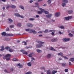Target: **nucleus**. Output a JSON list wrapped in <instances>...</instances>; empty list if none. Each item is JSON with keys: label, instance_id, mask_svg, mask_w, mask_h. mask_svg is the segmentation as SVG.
I'll list each match as a JSON object with an SVG mask.
<instances>
[{"label": "nucleus", "instance_id": "1", "mask_svg": "<svg viewBox=\"0 0 74 74\" xmlns=\"http://www.w3.org/2000/svg\"><path fill=\"white\" fill-rule=\"evenodd\" d=\"M25 31H26V32H28V31H29V32L30 33H33L34 34H37V32H36L35 30H33L32 29H25Z\"/></svg>", "mask_w": 74, "mask_h": 74}, {"label": "nucleus", "instance_id": "2", "mask_svg": "<svg viewBox=\"0 0 74 74\" xmlns=\"http://www.w3.org/2000/svg\"><path fill=\"white\" fill-rule=\"evenodd\" d=\"M1 35L2 36H14V35L12 34H6V33L5 32H3L1 33Z\"/></svg>", "mask_w": 74, "mask_h": 74}, {"label": "nucleus", "instance_id": "3", "mask_svg": "<svg viewBox=\"0 0 74 74\" xmlns=\"http://www.w3.org/2000/svg\"><path fill=\"white\" fill-rule=\"evenodd\" d=\"M39 10H40L41 12H45V13L46 14H49V12L47 11H46L44 9H42L41 8H39Z\"/></svg>", "mask_w": 74, "mask_h": 74}, {"label": "nucleus", "instance_id": "4", "mask_svg": "<svg viewBox=\"0 0 74 74\" xmlns=\"http://www.w3.org/2000/svg\"><path fill=\"white\" fill-rule=\"evenodd\" d=\"M11 56V55L10 54H7L5 56V57L6 58V59L7 60H9L10 59V57Z\"/></svg>", "mask_w": 74, "mask_h": 74}, {"label": "nucleus", "instance_id": "5", "mask_svg": "<svg viewBox=\"0 0 74 74\" xmlns=\"http://www.w3.org/2000/svg\"><path fill=\"white\" fill-rule=\"evenodd\" d=\"M55 32V30H50V31H48V30L47 29H45L44 31V33H47L48 32Z\"/></svg>", "mask_w": 74, "mask_h": 74}, {"label": "nucleus", "instance_id": "6", "mask_svg": "<svg viewBox=\"0 0 74 74\" xmlns=\"http://www.w3.org/2000/svg\"><path fill=\"white\" fill-rule=\"evenodd\" d=\"M70 40L71 39L70 38H65L63 39V41L64 42H67V41H70Z\"/></svg>", "mask_w": 74, "mask_h": 74}, {"label": "nucleus", "instance_id": "7", "mask_svg": "<svg viewBox=\"0 0 74 74\" xmlns=\"http://www.w3.org/2000/svg\"><path fill=\"white\" fill-rule=\"evenodd\" d=\"M15 15L16 16L19 17L20 18H23V17L22 16H21L19 13H16L15 14Z\"/></svg>", "mask_w": 74, "mask_h": 74}, {"label": "nucleus", "instance_id": "8", "mask_svg": "<svg viewBox=\"0 0 74 74\" xmlns=\"http://www.w3.org/2000/svg\"><path fill=\"white\" fill-rule=\"evenodd\" d=\"M60 15V12L56 13L55 14V16L56 17H58Z\"/></svg>", "mask_w": 74, "mask_h": 74}, {"label": "nucleus", "instance_id": "9", "mask_svg": "<svg viewBox=\"0 0 74 74\" xmlns=\"http://www.w3.org/2000/svg\"><path fill=\"white\" fill-rule=\"evenodd\" d=\"M42 45L40 44H37L36 45V48H40V47H42Z\"/></svg>", "mask_w": 74, "mask_h": 74}, {"label": "nucleus", "instance_id": "10", "mask_svg": "<svg viewBox=\"0 0 74 74\" xmlns=\"http://www.w3.org/2000/svg\"><path fill=\"white\" fill-rule=\"evenodd\" d=\"M58 40V39L57 38H54L51 40V41L52 42H56V41H57Z\"/></svg>", "mask_w": 74, "mask_h": 74}, {"label": "nucleus", "instance_id": "11", "mask_svg": "<svg viewBox=\"0 0 74 74\" xmlns=\"http://www.w3.org/2000/svg\"><path fill=\"white\" fill-rule=\"evenodd\" d=\"M27 26L28 27H32L33 26V25L30 23H28L27 24Z\"/></svg>", "mask_w": 74, "mask_h": 74}, {"label": "nucleus", "instance_id": "12", "mask_svg": "<svg viewBox=\"0 0 74 74\" xmlns=\"http://www.w3.org/2000/svg\"><path fill=\"white\" fill-rule=\"evenodd\" d=\"M8 20L9 21H10V22H9V24L11 23L12 22H13V21H12V20L11 18H9Z\"/></svg>", "mask_w": 74, "mask_h": 74}, {"label": "nucleus", "instance_id": "13", "mask_svg": "<svg viewBox=\"0 0 74 74\" xmlns=\"http://www.w3.org/2000/svg\"><path fill=\"white\" fill-rule=\"evenodd\" d=\"M36 42H37L38 43H39V44H44V42H42L40 40H37L36 41Z\"/></svg>", "mask_w": 74, "mask_h": 74}, {"label": "nucleus", "instance_id": "14", "mask_svg": "<svg viewBox=\"0 0 74 74\" xmlns=\"http://www.w3.org/2000/svg\"><path fill=\"white\" fill-rule=\"evenodd\" d=\"M52 16V14H49L47 15L46 16L48 18H51V16Z\"/></svg>", "mask_w": 74, "mask_h": 74}, {"label": "nucleus", "instance_id": "15", "mask_svg": "<svg viewBox=\"0 0 74 74\" xmlns=\"http://www.w3.org/2000/svg\"><path fill=\"white\" fill-rule=\"evenodd\" d=\"M34 55V53H31L30 54H29L28 56L30 57H32V55Z\"/></svg>", "mask_w": 74, "mask_h": 74}, {"label": "nucleus", "instance_id": "16", "mask_svg": "<svg viewBox=\"0 0 74 74\" xmlns=\"http://www.w3.org/2000/svg\"><path fill=\"white\" fill-rule=\"evenodd\" d=\"M18 66H19V68H22V67H23V65H21V64L19 63V64H17Z\"/></svg>", "mask_w": 74, "mask_h": 74}, {"label": "nucleus", "instance_id": "17", "mask_svg": "<svg viewBox=\"0 0 74 74\" xmlns=\"http://www.w3.org/2000/svg\"><path fill=\"white\" fill-rule=\"evenodd\" d=\"M28 66H32V62H28L27 63Z\"/></svg>", "mask_w": 74, "mask_h": 74}, {"label": "nucleus", "instance_id": "18", "mask_svg": "<svg viewBox=\"0 0 74 74\" xmlns=\"http://www.w3.org/2000/svg\"><path fill=\"white\" fill-rule=\"evenodd\" d=\"M73 10H71L68 11V14H72L73 13Z\"/></svg>", "mask_w": 74, "mask_h": 74}, {"label": "nucleus", "instance_id": "19", "mask_svg": "<svg viewBox=\"0 0 74 74\" xmlns=\"http://www.w3.org/2000/svg\"><path fill=\"white\" fill-rule=\"evenodd\" d=\"M69 60H70V61H71V62H74V58H70Z\"/></svg>", "mask_w": 74, "mask_h": 74}, {"label": "nucleus", "instance_id": "20", "mask_svg": "<svg viewBox=\"0 0 74 74\" xmlns=\"http://www.w3.org/2000/svg\"><path fill=\"white\" fill-rule=\"evenodd\" d=\"M36 51H37V52H38V53H41V52H42L41 50H40L38 49H37Z\"/></svg>", "mask_w": 74, "mask_h": 74}, {"label": "nucleus", "instance_id": "21", "mask_svg": "<svg viewBox=\"0 0 74 74\" xmlns=\"http://www.w3.org/2000/svg\"><path fill=\"white\" fill-rule=\"evenodd\" d=\"M57 73V71L55 70H53L52 72V74H55V73Z\"/></svg>", "mask_w": 74, "mask_h": 74}, {"label": "nucleus", "instance_id": "22", "mask_svg": "<svg viewBox=\"0 0 74 74\" xmlns=\"http://www.w3.org/2000/svg\"><path fill=\"white\" fill-rule=\"evenodd\" d=\"M62 66H63V67H65V66H67V64H66V63H63L62 64Z\"/></svg>", "mask_w": 74, "mask_h": 74}, {"label": "nucleus", "instance_id": "23", "mask_svg": "<svg viewBox=\"0 0 74 74\" xmlns=\"http://www.w3.org/2000/svg\"><path fill=\"white\" fill-rule=\"evenodd\" d=\"M23 54H24V55H27V52L26 51H24L23 52Z\"/></svg>", "mask_w": 74, "mask_h": 74}, {"label": "nucleus", "instance_id": "24", "mask_svg": "<svg viewBox=\"0 0 74 74\" xmlns=\"http://www.w3.org/2000/svg\"><path fill=\"white\" fill-rule=\"evenodd\" d=\"M50 50H51V51H55L56 50L55 49H54L53 48L51 47L50 49Z\"/></svg>", "mask_w": 74, "mask_h": 74}, {"label": "nucleus", "instance_id": "25", "mask_svg": "<svg viewBox=\"0 0 74 74\" xmlns=\"http://www.w3.org/2000/svg\"><path fill=\"white\" fill-rule=\"evenodd\" d=\"M63 1L64 3H68V1L67 0H63Z\"/></svg>", "mask_w": 74, "mask_h": 74}, {"label": "nucleus", "instance_id": "26", "mask_svg": "<svg viewBox=\"0 0 74 74\" xmlns=\"http://www.w3.org/2000/svg\"><path fill=\"white\" fill-rule=\"evenodd\" d=\"M12 60H13V61H18V60H17V59H16V58H13L12 59Z\"/></svg>", "mask_w": 74, "mask_h": 74}, {"label": "nucleus", "instance_id": "27", "mask_svg": "<svg viewBox=\"0 0 74 74\" xmlns=\"http://www.w3.org/2000/svg\"><path fill=\"white\" fill-rule=\"evenodd\" d=\"M47 74H51V71L50 70H48L47 71Z\"/></svg>", "mask_w": 74, "mask_h": 74}, {"label": "nucleus", "instance_id": "28", "mask_svg": "<svg viewBox=\"0 0 74 74\" xmlns=\"http://www.w3.org/2000/svg\"><path fill=\"white\" fill-rule=\"evenodd\" d=\"M47 3L49 4H50L51 3V0H48Z\"/></svg>", "mask_w": 74, "mask_h": 74}, {"label": "nucleus", "instance_id": "29", "mask_svg": "<svg viewBox=\"0 0 74 74\" xmlns=\"http://www.w3.org/2000/svg\"><path fill=\"white\" fill-rule=\"evenodd\" d=\"M17 25L18 26H19V27H21V23H18L17 24Z\"/></svg>", "mask_w": 74, "mask_h": 74}, {"label": "nucleus", "instance_id": "30", "mask_svg": "<svg viewBox=\"0 0 74 74\" xmlns=\"http://www.w3.org/2000/svg\"><path fill=\"white\" fill-rule=\"evenodd\" d=\"M58 55H60V56H63V53H60L58 54Z\"/></svg>", "mask_w": 74, "mask_h": 74}, {"label": "nucleus", "instance_id": "31", "mask_svg": "<svg viewBox=\"0 0 74 74\" xmlns=\"http://www.w3.org/2000/svg\"><path fill=\"white\" fill-rule=\"evenodd\" d=\"M47 58L49 59V58H51V54H49L47 55Z\"/></svg>", "mask_w": 74, "mask_h": 74}, {"label": "nucleus", "instance_id": "32", "mask_svg": "<svg viewBox=\"0 0 74 74\" xmlns=\"http://www.w3.org/2000/svg\"><path fill=\"white\" fill-rule=\"evenodd\" d=\"M65 19L66 20H69V19H70V18L69 16L66 17H65Z\"/></svg>", "mask_w": 74, "mask_h": 74}, {"label": "nucleus", "instance_id": "33", "mask_svg": "<svg viewBox=\"0 0 74 74\" xmlns=\"http://www.w3.org/2000/svg\"><path fill=\"white\" fill-rule=\"evenodd\" d=\"M19 7H20V8H21V9H23V10H25V9L24 8V7H23V6L21 5L20 6H19Z\"/></svg>", "mask_w": 74, "mask_h": 74}, {"label": "nucleus", "instance_id": "34", "mask_svg": "<svg viewBox=\"0 0 74 74\" xmlns=\"http://www.w3.org/2000/svg\"><path fill=\"white\" fill-rule=\"evenodd\" d=\"M11 7L12 8H16V6L14 5H12L11 6Z\"/></svg>", "mask_w": 74, "mask_h": 74}, {"label": "nucleus", "instance_id": "35", "mask_svg": "<svg viewBox=\"0 0 74 74\" xmlns=\"http://www.w3.org/2000/svg\"><path fill=\"white\" fill-rule=\"evenodd\" d=\"M62 5L63 6V7H65L66 5V4L65 3H63L62 4Z\"/></svg>", "mask_w": 74, "mask_h": 74}, {"label": "nucleus", "instance_id": "36", "mask_svg": "<svg viewBox=\"0 0 74 74\" xmlns=\"http://www.w3.org/2000/svg\"><path fill=\"white\" fill-rule=\"evenodd\" d=\"M4 50V47H2V49H0L1 51H3Z\"/></svg>", "mask_w": 74, "mask_h": 74}, {"label": "nucleus", "instance_id": "37", "mask_svg": "<svg viewBox=\"0 0 74 74\" xmlns=\"http://www.w3.org/2000/svg\"><path fill=\"white\" fill-rule=\"evenodd\" d=\"M69 35L70 37H73V35L71 33L69 34Z\"/></svg>", "mask_w": 74, "mask_h": 74}, {"label": "nucleus", "instance_id": "38", "mask_svg": "<svg viewBox=\"0 0 74 74\" xmlns=\"http://www.w3.org/2000/svg\"><path fill=\"white\" fill-rule=\"evenodd\" d=\"M5 48L6 49H7V50H9V49H10V48L8 47H6Z\"/></svg>", "mask_w": 74, "mask_h": 74}, {"label": "nucleus", "instance_id": "39", "mask_svg": "<svg viewBox=\"0 0 74 74\" xmlns=\"http://www.w3.org/2000/svg\"><path fill=\"white\" fill-rule=\"evenodd\" d=\"M60 27L62 29H64V27L63 26H60Z\"/></svg>", "mask_w": 74, "mask_h": 74}, {"label": "nucleus", "instance_id": "40", "mask_svg": "<svg viewBox=\"0 0 74 74\" xmlns=\"http://www.w3.org/2000/svg\"><path fill=\"white\" fill-rule=\"evenodd\" d=\"M25 74H32V72L29 71L25 73Z\"/></svg>", "mask_w": 74, "mask_h": 74}, {"label": "nucleus", "instance_id": "41", "mask_svg": "<svg viewBox=\"0 0 74 74\" xmlns=\"http://www.w3.org/2000/svg\"><path fill=\"white\" fill-rule=\"evenodd\" d=\"M42 12H41L40 11H38V14H42Z\"/></svg>", "mask_w": 74, "mask_h": 74}, {"label": "nucleus", "instance_id": "42", "mask_svg": "<svg viewBox=\"0 0 74 74\" xmlns=\"http://www.w3.org/2000/svg\"><path fill=\"white\" fill-rule=\"evenodd\" d=\"M22 43H24V45H27V43L25 41H23L22 42Z\"/></svg>", "mask_w": 74, "mask_h": 74}, {"label": "nucleus", "instance_id": "43", "mask_svg": "<svg viewBox=\"0 0 74 74\" xmlns=\"http://www.w3.org/2000/svg\"><path fill=\"white\" fill-rule=\"evenodd\" d=\"M9 52H13V50H12V49H9Z\"/></svg>", "mask_w": 74, "mask_h": 74}, {"label": "nucleus", "instance_id": "44", "mask_svg": "<svg viewBox=\"0 0 74 74\" xmlns=\"http://www.w3.org/2000/svg\"><path fill=\"white\" fill-rule=\"evenodd\" d=\"M5 40H6V41H9V40H10V39L9 38H5Z\"/></svg>", "mask_w": 74, "mask_h": 74}, {"label": "nucleus", "instance_id": "45", "mask_svg": "<svg viewBox=\"0 0 74 74\" xmlns=\"http://www.w3.org/2000/svg\"><path fill=\"white\" fill-rule=\"evenodd\" d=\"M64 71L65 73H67V72H68V71H69V70H68V69H65Z\"/></svg>", "mask_w": 74, "mask_h": 74}, {"label": "nucleus", "instance_id": "46", "mask_svg": "<svg viewBox=\"0 0 74 74\" xmlns=\"http://www.w3.org/2000/svg\"><path fill=\"white\" fill-rule=\"evenodd\" d=\"M14 25H10V28H12V27H14Z\"/></svg>", "mask_w": 74, "mask_h": 74}, {"label": "nucleus", "instance_id": "47", "mask_svg": "<svg viewBox=\"0 0 74 74\" xmlns=\"http://www.w3.org/2000/svg\"><path fill=\"white\" fill-rule=\"evenodd\" d=\"M10 7V5H7V9H8V8H9Z\"/></svg>", "mask_w": 74, "mask_h": 74}, {"label": "nucleus", "instance_id": "48", "mask_svg": "<svg viewBox=\"0 0 74 74\" xmlns=\"http://www.w3.org/2000/svg\"><path fill=\"white\" fill-rule=\"evenodd\" d=\"M41 70H45V68L44 67H42L40 68Z\"/></svg>", "mask_w": 74, "mask_h": 74}, {"label": "nucleus", "instance_id": "49", "mask_svg": "<svg viewBox=\"0 0 74 74\" xmlns=\"http://www.w3.org/2000/svg\"><path fill=\"white\" fill-rule=\"evenodd\" d=\"M34 19L33 18H31L29 19V21H34Z\"/></svg>", "mask_w": 74, "mask_h": 74}, {"label": "nucleus", "instance_id": "50", "mask_svg": "<svg viewBox=\"0 0 74 74\" xmlns=\"http://www.w3.org/2000/svg\"><path fill=\"white\" fill-rule=\"evenodd\" d=\"M6 31H9L10 29H9V28L8 27H7L6 28Z\"/></svg>", "mask_w": 74, "mask_h": 74}, {"label": "nucleus", "instance_id": "51", "mask_svg": "<svg viewBox=\"0 0 74 74\" xmlns=\"http://www.w3.org/2000/svg\"><path fill=\"white\" fill-rule=\"evenodd\" d=\"M51 34L52 35V36H55V34H54V33H53V32H52L51 33Z\"/></svg>", "mask_w": 74, "mask_h": 74}, {"label": "nucleus", "instance_id": "52", "mask_svg": "<svg viewBox=\"0 0 74 74\" xmlns=\"http://www.w3.org/2000/svg\"><path fill=\"white\" fill-rule=\"evenodd\" d=\"M64 58L65 59H68V58L66 56H64Z\"/></svg>", "mask_w": 74, "mask_h": 74}, {"label": "nucleus", "instance_id": "53", "mask_svg": "<svg viewBox=\"0 0 74 74\" xmlns=\"http://www.w3.org/2000/svg\"><path fill=\"white\" fill-rule=\"evenodd\" d=\"M33 0H31L29 1V2L30 3H33Z\"/></svg>", "mask_w": 74, "mask_h": 74}, {"label": "nucleus", "instance_id": "54", "mask_svg": "<svg viewBox=\"0 0 74 74\" xmlns=\"http://www.w3.org/2000/svg\"><path fill=\"white\" fill-rule=\"evenodd\" d=\"M4 71L5 73H8V72L7 71L6 69H5Z\"/></svg>", "mask_w": 74, "mask_h": 74}, {"label": "nucleus", "instance_id": "55", "mask_svg": "<svg viewBox=\"0 0 74 74\" xmlns=\"http://www.w3.org/2000/svg\"><path fill=\"white\" fill-rule=\"evenodd\" d=\"M35 5H39V4H38V3H35Z\"/></svg>", "mask_w": 74, "mask_h": 74}, {"label": "nucleus", "instance_id": "56", "mask_svg": "<svg viewBox=\"0 0 74 74\" xmlns=\"http://www.w3.org/2000/svg\"><path fill=\"white\" fill-rule=\"evenodd\" d=\"M14 71V69H10V71Z\"/></svg>", "mask_w": 74, "mask_h": 74}, {"label": "nucleus", "instance_id": "57", "mask_svg": "<svg viewBox=\"0 0 74 74\" xmlns=\"http://www.w3.org/2000/svg\"><path fill=\"white\" fill-rule=\"evenodd\" d=\"M42 31H39L38 32V33H42Z\"/></svg>", "mask_w": 74, "mask_h": 74}, {"label": "nucleus", "instance_id": "58", "mask_svg": "<svg viewBox=\"0 0 74 74\" xmlns=\"http://www.w3.org/2000/svg\"><path fill=\"white\" fill-rule=\"evenodd\" d=\"M68 17H69V19H71V18H73L72 16H69Z\"/></svg>", "mask_w": 74, "mask_h": 74}, {"label": "nucleus", "instance_id": "59", "mask_svg": "<svg viewBox=\"0 0 74 74\" xmlns=\"http://www.w3.org/2000/svg\"><path fill=\"white\" fill-rule=\"evenodd\" d=\"M31 59L32 60H35V59H34V58H33V57H32V58H31Z\"/></svg>", "mask_w": 74, "mask_h": 74}, {"label": "nucleus", "instance_id": "60", "mask_svg": "<svg viewBox=\"0 0 74 74\" xmlns=\"http://www.w3.org/2000/svg\"><path fill=\"white\" fill-rule=\"evenodd\" d=\"M29 47H25L26 49H29Z\"/></svg>", "mask_w": 74, "mask_h": 74}, {"label": "nucleus", "instance_id": "61", "mask_svg": "<svg viewBox=\"0 0 74 74\" xmlns=\"http://www.w3.org/2000/svg\"><path fill=\"white\" fill-rule=\"evenodd\" d=\"M69 65H71V62H69Z\"/></svg>", "mask_w": 74, "mask_h": 74}, {"label": "nucleus", "instance_id": "62", "mask_svg": "<svg viewBox=\"0 0 74 74\" xmlns=\"http://www.w3.org/2000/svg\"><path fill=\"white\" fill-rule=\"evenodd\" d=\"M21 52H23H23H24V51H23V50H21Z\"/></svg>", "mask_w": 74, "mask_h": 74}, {"label": "nucleus", "instance_id": "63", "mask_svg": "<svg viewBox=\"0 0 74 74\" xmlns=\"http://www.w3.org/2000/svg\"><path fill=\"white\" fill-rule=\"evenodd\" d=\"M36 16L37 18H38L39 17V15H36Z\"/></svg>", "mask_w": 74, "mask_h": 74}, {"label": "nucleus", "instance_id": "64", "mask_svg": "<svg viewBox=\"0 0 74 74\" xmlns=\"http://www.w3.org/2000/svg\"><path fill=\"white\" fill-rule=\"evenodd\" d=\"M3 10H5V7H3Z\"/></svg>", "mask_w": 74, "mask_h": 74}]
</instances>
